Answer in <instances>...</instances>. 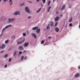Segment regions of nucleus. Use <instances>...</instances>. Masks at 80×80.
I'll list each match as a JSON object with an SVG mask.
<instances>
[{
	"label": "nucleus",
	"instance_id": "nucleus-1",
	"mask_svg": "<svg viewBox=\"0 0 80 80\" xmlns=\"http://www.w3.org/2000/svg\"><path fill=\"white\" fill-rule=\"evenodd\" d=\"M25 10L26 12H28V13H30V10H29V8L28 7H26L25 8Z\"/></svg>",
	"mask_w": 80,
	"mask_h": 80
},
{
	"label": "nucleus",
	"instance_id": "nucleus-2",
	"mask_svg": "<svg viewBox=\"0 0 80 80\" xmlns=\"http://www.w3.org/2000/svg\"><path fill=\"white\" fill-rule=\"evenodd\" d=\"M31 35L32 36L34 37L35 38H37V35L35 34L34 33H32L31 34Z\"/></svg>",
	"mask_w": 80,
	"mask_h": 80
},
{
	"label": "nucleus",
	"instance_id": "nucleus-3",
	"mask_svg": "<svg viewBox=\"0 0 80 80\" xmlns=\"http://www.w3.org/2000/svg\"><path fill=\"white\" fill-rule=\"evenodd\" d=\"M18 14L19 15H20V13H19V12L18 11H16L13 14L14 15H17Z\"/></svg>",
	"mask_w": 80,
	"mask_h": 80
},
{
	"label": "nucleus",
	"instance_id": "nucleus-4",
	"mask_svg": "<svg viewBox=\"0 0 80 80\" xmlns=\"http://www.w3.org/2000/svg\"><path fill=\"white\" fill-rule=\"evenodd\" d=\"M29 44V43L28 42H27L24 43V47H27L28 45V44Z\"/></svg>",
	"mask_w": 80,
	"mask_h": 80
},
{
	"label": "nucleus",
	"instance_id": "nucleus-5",
	"mask_svg": "<svg viewBox=\"0 0 80 80\" xmlns=\"http://www.w3.org/2000/svg\"><path fill=\"white\" fill-rule=\"evenodd\" d=\"M60 19V18L58 17H57L55 19V22H57L58 20Z\"/></svg>",
	"mask_w": 80,
	"mask_h": 80
},
{
	"label": "nucleus",
	"instance_id": "nucleus-6",
	"mask_svg": "<svg viewBox=\"0 0 80 80\" xmlns=\"http://www.w3.org/2000/svg\"><path fill=\"white\" fill-rule=\"evenodd\" d=\"M40 32V28L38 29H37L36 30V32L37 33H39Z\"/></svg>",
	"mask_w": 80,
	"mask_h": 80
},
{
	"label": "nucleus",
	"instance_id": "nucleus-7",
	"mask_svg": "<svg viewBox=\"0 0 80 80\" xmlns=\"http://www.w3.org/2000/svg\"><path fill=\"white\" fill-rule=\"evenodd\" d=\"M38 27H34L32 28V30H37V29H38Z\"/></svg>",
	"mask_w": 80,
	"mask_h": 80
},
{
	"label": "nucleus",
	"instance_id": "nucleus-8",
	"mask_svg": "<svg viewBox=\"0 0 80 80\" xmlns=\"http://www.w3.org/2000/svg\"><path fill=\"white\" fill-rule=\"evenodd\" d=\"M59 31V29L58 28H55V31H56V32H58Z\"/></svg>",
	"mask_w": 80,
	"mask_h": 80
},
{
	"label": "nucleus",
	"instance_id": "nucleus-9",
	"mask_svg": "<svg viewBox=\"0 0 80 80\" xmlns=\"http://www.w3.org/2000/svg\"><path fill=\"white\" fill-rule=\"evenodd\" d=\"M12 26V25L10 24L9 25L5 27V28H8V27H11V26Z\"/></svg>",
	"mask_w": 80,
	"mask_h": 80
},
{
	"label": "nucleus",
	"instance_id": "nucleus-10",
	"mask_svg": "<svg viewBox=\"0 0 80 80\" xmlns=\"http://www.w3.org/2000/svg\"><path fill=\"white\" fill-rule=\"evenodd\" d=\"M19 50H24V49L23 48V47H22V46H20L19 47Z\"/></svg>",
	"mask_w": 80,
	"mask_h": 80
},
{
	"label": "nucleus",
	"instance_id": "nucleus-11",
	"mask_svg": "<svg viewBox=\"0 0 80 80\" xmlns=\"http://www.w3.org/2000/svg\"><path fill=\"white\" fill-rule=\"evenodd\" d=\"M50 24L51 25V27H53V22H51Z\"/></svg>",
	"mask_w": 80,
	"mask_h": 80
},
{
	"label": "nucleus",
	"instance_id": "nucleus-12",
	"mask_svg": "<svg viewBox=\"0 0 80 80\" xmlns=\"http://www.w3.org/2000/svg\"><path fill=\"white\" fill-rule=\"evenodd\" d=\"M80 76V74L78 73L75 75V77H78Z\"/></svg>",
	"mask_w": 80,
	"mask_h": 80
},
{
	"label": "nucleus",
	"instance_id": "nucleus-13",
	"mask_svg": "<svg viewBox=\"0 0 80 80\" xmlns=\"http://www.w3.org/2000/svg\"><path fill=\"white\" fill-rule=\"evenodd\" d=\"M65 5H64V6H62V7L61 10H64L65 9Z\"/></svg>",
	"mask_w": 80,
	"mask_h": 80
},
{
	"label": "nucleus",
	"instance_id": "nucleus-14",
	"mask_svg": "<svg viewBox=\"0 0 80 80\" xmlns=\"http://www.w3.org/2000/svg\"><path fill=\"white\" fill-rule=\"evenodd\" d=\"M11 38L13 40H14V39H15V36H12L11 37Z\"/></svg>",
	"mask_w": 80,
	"mask_h": 80
},
{
	"label": "nucleus",
	"instance_id": "nucleus-15",
	"mask_svg": "<svg viewBox=\"0 0 80 80\" xmlns=\"http://www.w3.org/2000/svg\"><path fill=\"white\" fill-rule=\"evenodd\" d=\"M50 24H48V25L47 27V29H50Z\"/></svg>",
	"mask_w": 80,
	"mask_h": 80
},
{
	"label": "nucleus",
	"instance_id": "nucleus-16",
	"mask_svg": "<svg viewBox=\"0 0 80 80\" xmlns=\"http://www.w3.org/2000/svg\"><path fill=\"white\" fill-rule=\"evenodd\" d=\"M72 21V17H71V18L69 20V22H71Z\"/></svg>",
	"mask_w": 80,
	"mask_h": 80
},
{
	"label": "nucleus",
	"instance_id": "nucleus-17",
	"mask_svg": "<svg viewBox=\"0 0 80 80\" xmlns=\"http://www.w3.org/2000/svg\"><path fill=\"white\" fill-rule=\"evenodd\" d=\"M24 42V40L23 41H22L21 42H18L17 43L18 44H21V43H22V42Z\"/></svg>",
	"mask_w": 80,
	"mask_h": 80
},
{
	"label": "nucleus",
	"instance_id": "nucleus-18",
	"mask_svg": "<svg viewBox=\"0 0 80 80\" xmlns=\"http://www.w3.org/2000/svg\"><path fill=\"white\" fill-rule=\"evenodd\" d=\"M17 54V51H15L14 52L13 55L14 56H15V55Z\"/></svg>",
	"mask_w": 80,
	"mask_h": 80
},
{
	"label": "nucleus",
	"instance_id": "nucleus-19",
	"mask_svg": "<svg viewBox=\"0 0 80 80\" xmlns=\"http://www.w3.org/2000/svg\"><path fill=\"white\" fill-rule=\"evenodd\" d=\"M40 10H41V8H40L38 11H36V12H37V13H38L40 11Z\"/></svg>",
	"mask_w": 80,
	"mask_h": 80
},
{
	"label": "nucleus",
	"instance_id": "nucleus-20",
	"mask_svg": "<svg viewBox=\"0 0 80 80\" xmlns=\"http://www.w3.org/2000/svg\"><path fill=\"white\" fill-rule=\"evenodd\" d=\"M5 43L6 44H7V43H8V40H7L5 42Z\"/></svg>",
	"mask_w": 80,
	"mask_h": 80
},
{
	"label": "nucleus",
	"instance_id": "nucleus-21",
	"mask_svg": "<svg viewBox=\"0 0 80 80\" xmlns=\"http://www.w3.org/2000/svg\"><path fill=\"white\" fill-rule=\"evenodd\" d=\"M58 25V22H56L55 25V27H57V26Z\"/></svg>",
	"mask_w": 80,
	"mask_h": 80
},
{
	"label": "nucleus",
	"instance_id": "nucleus-22",
	"mask_svg": "<svg viewBox=\"0 0 80 80\" xmlns=\"http://www.w3.org/2000/svg\"><path fill=\"white\" fill-rule=\"evenodd\" d=\"M45 42V41H44V40H42L41 42V44H43L44 42Z\"/></svg>",
	"mask_w": 80,
	"mask_h": 80
},
{
	"label": "nucleus",
	"instance_id": "nucleus-23",
	"mask_svg": "<svg viewBox=\"0 0 80 80\" xmlns=\"http://www.w3.org/2000/svg\"><path fill=\"white\" fill-rule=\"evenodd\" d=\"M5 29H6L5 28H4L2 29V33H3V32H4V31H5Z\"/></svg>",
	"mask_w": 80,
	"mask_h": 80
},
{
	"label": "nucleus",
	"instance_id": "nucleus-24",
	"mask_svg": "<svg viewBox=\"0 0 80 80\" xmlns=\"http://www.w3.org/2000/svg\"><path fill=\"white\" fill-rule=\"evenodd\" d=\"M7 57H8V54H6V55H5L4 56V58H7Z\"/></svg>",
	"mask_w": 80,
	"mask_h": 80
},
{
	"label": "nucleus",
	"instance_id": "nucleus-25",
	"mask_svg": "<svg viewBox=\"0 0 80 80\" xmlns=\"http://www.w3.org/2000/svg\"><path fill=\"white\" fill-rule=\"evenodd\" d=\"M24 58V56H22L21 57V58H22V61H23V58Z\"/></svg>",
	"mask_w": 80,
	"mask_h": 80
},
{
	"label": "nucleus",
	"instance_id": "nucleus-26",
	"mask_svg": "<svg viewBox=\"0 0 80 80\" xmlns=\"http://www.w3.org/2000/svg\"><path fill=\"white\" fill-rule=\"evenodd\" d=\"M42 1L44 3H45V2L46 1V0H42Z\"/></svg>",
	"mask_w": 80,
	"mask_h": 80
},
{
	"label": "nucleus",
	"instance_id": "nucleus-27",
	"mask_svg": "<svg viewBox=\"0 0 80 80\" xmlns=\"http://www.w3.org/2000/svg\"><path fill=\"white\" fill-rule=\"evenodd\" d=\"M51 3V2L50 1H49L48 2V5H49Z\"/></svg>",
	"mask_w": 80,
	"mask_h": 80
},
{
	"label": "nucleus",
	"instance_id": "nucleus-28",
	"mask_svg": "<svg viewBox=\"0 0 80 80\" xmlns=\"http://www.w3.org/2000/svg\"><path fill=\"white\" fill-rule=\"evenodd\" d=\"M23 35L24 37H25V36H26V33H23Z\"/></svg>",
	"mask_w": 80,
	"mask_h": 80
},
{
	"label": "nucleus",
	"instance_id": "nucleus-29",
	"mask_svg": "<svg viewBox=\"0 0 80 80\" xmlns=\"http://www.w3.org/2000/svg\"><path fill=\"white\" fill-rule=\"evenodd\" d=\"M15 20V18H12L11 20V21H14Z\"/></svg>",
	"mask_w": 80,
	"mask_h": 80
},
{
	"label": "nucleus",
	"instance_id": "nucleus-30",
	"mask_svg": "<svg viewBox=\"0 0 80 80\" xmlns=\"http://www.w3.org/2000/svg\"><path fill=\"white\" fill-rule=\"evenodd\" d=\"M12 61V58H10L9 59V62H10Z\"/></svg>",
	"mask_w": 80,
	"mask_h": 80
},
{
	"label": "nucleus",
	"instance_id": "nucleus-31",
	"mask_svg": "<svg viewBox=\"0 0 80 80\" xmlns=\"http://www.w3.org/2000/svg\"><path fill=\"white\" fill-rule=\"evenodd\" d=\"M24 60H27V56H26L24 58Z\"/></svg>",
	"mask_w": 80,
	"mask_h": 80
},
{
	"label": "nucleus",
	"instance_id": "nucleus-32",
	"mask_svg": "<svg viewBox=\"0 0 80 80\" xmlns=\"http://www.w3.org/2000/svg\"><path fill=\"white\" fill-rule=\"evenodd\" d=\"M8 21L9 22H10V21H11V19L9 18L8 20Z\"/></svg>",
	"mask_w": 80,
	"mask_h": 80
},
{
	"label": "nucleus",
	"instance_id": "nucleus-33",
	"mask_svg": "<svg viewBox=\"0 0 80 80\" xmlns=\"http://www.w3.org/2000/svg\"><path fill=\"white\" fill-rule=\"evenodd\" d=\"M69 26L70 27H72V24L71 23L69 24Z\"/></svg>",
	"mask_w": 80,
	"mask_h": 80
},
{
	"label": "nucleus",
	"instance_id": "nucleus-34",
	"mask_svg": "<svg viewBox=\"0 0 80 80\" xmlns=\"http://www.w3.org/2000/svg\"><path fill=\"white\" fill-rule=\"evenodd\" d=\"M22 51H20L19 52V54H22Z\"/></svg>",
	"mask_w": 80,
	"mask_h": 80
},
{
	"label": "nucleus",
	"instance_id": "nucleus-35",
	"mask_svg": "<svg viewBox=\"0 0 80 80\" xmlns=\"http://www.w3.org/2000/svg\"><path fill=\"white\" fill-rule=\"evenodd\" d=\"M7 65L6 64L5 66V68H7Z\"/></svg>",
	"mask_w": 80,
	"mask_h": 80
},
{
	"label": "nucleus",
	"instance_id": "nucleus-36",
	"mask_svg": "<svg viewBox=\"0 0 80 80\" xmlns=\"http://www.w3.org/2000/svg\"><path fill=\"white\" fill-rule=\"evenodd\" d=\"M3 52H4V51H2V52H1V53H3Z\"/></svg>",
	"mask_w": 80,
	"mask_h": 80
},
{
	"label": "nucleus",
	"instance_id": "nucleus-37",
	"mask_svg": "<svg viewBox=\"0 0 80 80\" xmlns=\"http://www.w3.org/2000/svg\"><path fill=\"white\" fill-rule=\"evenodd\" d=\"M49 11H50V9H48L47 11L48 12H49Z\"/></svg>",
	"mask_w": 80,
	"mask_h": 80
},
{
	"label": "nucleus",
	"instance_id": "nucleus-38",
	"mask_svg": "<svg viewBox=\"0 0 80 80\" xmlns=\"http://www.w3.org/2000/svg\"><path fill=\"white\" fill-rule=\"evenodd\" d=\"M58 13H59V12L58 11L56 12V14H58Z\"/></svg>",
	"mask_w": 80,
	"mask_h": 80
},
{
	"label": "nucleus",
	"instance_id": "nucleus-39",
	"mask_svg": "<svg viewBox=\"0 0 80 80\" xmlns=\"http://www.w3.org/2000/svg\"><path fill=\"white\" fill-rule=\"evenodd\" d=\"M12 1V0H10L9 1V3H11Z\"/></svg>",
	"mask_w": 80,
	"mask_h": 80
},
{
	"label": "nucleus",
	"instance_id": "nucleus-40",
	"mask_svg": "<svg viewBox=\"0 0 80 80\" xmlns=\"http://www.w3.org/2000/svg\"><path fill=\"white\" fill-rule=\"evenodd\" d=\"M7 0H4V2H7Z\"/></svg>",
	"mask_w": 80,
	"mask_h": 80
},
{
	"label": "nucleus",
	"instance_id": "nucleus-41",
	"mask_svg": "<svg viewBox=\"0 0 80 80\" xmlns=\"http://www.w3.org/2000/svg\"><path fill=\"white\" fill-rule=\"evenodd\" d=\"M28 2H29V3H32V2H30V1H28Z\"/></svg>",
	"mask_w": 80,
	"mask_h": 80
},
{
	"label": "nucleus",
	"instance_id": "nucleus-42",
	"mask_svg": "<svg viewBox=\"0 0 80 80\" xmlns=\"http://www.w3.org/2000/svg\"><path fill=\"white\" fill-rule=\"evenodd\" d=\"M50 8H51V6H49L48 8V9H50Z\"/></svg>",
	"mask_w": 80,
	"mask_h": 80
},
{
	"label": "nucleus",
	"instance_id": "nucleus-43",
	"mask_svg": "<svg viewBox=\"0 0 80 80\" xmlns=\"http://www.w3.org/2000/svg\"><path fill=\"white\" fill-rule=\"evenodd\" d=\"M23 53H25V52H26V50H24V51L23 52Z\"/></svg>",
	"mask_w": 80,
	"mask_h": 80
},
{
	"label": "nucleus",
	"instance_id": "nucleus-44",
	"mask_svg": "<svg viewBox=\"0 0 80 80\" xmlns=\"http://www.w3.org/2000/svg\"><path fill=\"white\" fill-rule=\"evenodd\" d=\"M12 50V48H10L9 49H8V50Z\"/></svg>",
	"mask_w": 80,
	"mask_h": 80
},
{
	"label": "nucleus",
	"instance_id": "nucleus-45",
	"mask_svg": "<svg viewBox=\"0 0 80 80\" xmlns=\"http://www.w3.org/2000/svg\"><path fill=\"white\" fill-rule=\"evenodd\" d=\"M60 16L61 17H62V16H63V15H62V14H61Z\"/></svg>",
	"mask_w": 80,
	"mask_h": 80
},
{
	"label": "nucleus",
	"instance_id": "nucleus-46",
	"mask_svg": "<svg viewBox=\"0 0 80 80\" xmlns=\"http://www.w3.org/2000/svg\"><path fill=\"white\" fill-rule=\"evenodd\" d=\"M31 17H28V19H30V18Z\"/></svg>",
	"mask_w": 80,
	"mask_h": 80
},
{
	"label": "nucleus",
	"instance_id": "nucleus-47",
	"mask_svg": "<svg viewBox=\"0 0 80 80\" xmlns=\"http://www.w3.org/2000/svg\"><path fill=\"white\" fill-rule=\"evenodd\" d=\"M2 35H3V34H1L0 35V37H2Z\"/></svg>",
	"mask_w": 80,
	"mask_h": 80
},
{
	"label": "nucleus",
	"instance_id": "nucleus-48",
	"mask_svg": "<svg viewBox=\"0 0 80 80\" xmlns=\"http://www.w3.org/2000/svg\"><path fill=\"white\" fill-rule=\"evenodd\" d=\"M48 38H49L50 39V38H51V37L49 36V37H48Z\"/></svg>",
	"mask_w": 80,
	"mask_h": 80
},
{
	"label": "nucleus",
	"instance_id": "nucleus-49",
	"mask_svg": "<svg viewBox=\"0 0 80 80\" xmlns=\"http://www.w3.org/2000/svg\"><path fill=\"white\" fill-rule=\"evenodd\" d=\"M24 4V3H22L21 5V6H22V5H23V4Z\"/></svg>",
	"mask_w": 80,
	"mask_h": 80
},
{
	"label": "nucleus",
	"instance_id": "nucleus-50",
	"mask_svg": "<svg viewBox=\"0 0 80 80\" xmlns=\"http://www.w3.org/2000/svg\"><path fill=\"white\" fill-rule=\"evenodd\" d=\"M43 30H44V31H45L46 30V29H45V28H44Z\"/></svg>",
	"mask_w": 80,
	"mask_h": 80
},
{
	"label": "nucleus",
	"instance_id": "nucleus-51",
	"mask_svg": "<svg viewBox=\"0 0 80 80\" xmlns=\"http://www.w3.org/2000/svg\"><path fill=\"white\" fill-rule=\"evenodd\" d=\"M55 0H53V2H55Z\"/></svg>",
	"mask_w": 80,
	"mask_h": 80
},
{
	"label": "nucleus",
	"instance_id": "nucleus-52",
	"mask_svg": "<svg viewBox=\"0 0 80 80\" xmlns=\"http://www.w3.org/2000/svg\"><path fill=\"white\" fill-rule=\"evenodd\" d=\"M37 2H38V1H39V0H37Z\"/></svg>",
	"mask_w": 80,
	"mask_h": 80
},
{
	"label": "nucleus",
	"instance_id": "nucleus-53",
	"mask_svg": "<svg viewBox=\"0 0 80 80\" xmlns=\"http://www.w3.org/2000/svg\"><path fill=\"white\" fill-rule=\"evenodd\" d=\"M12 2H11V3L10 4V5H12Z\"/></svg>",
	"mask_w": 80,
	"mask_h": 80
},
{
	"label": "nucleus",
	"instance_id": "nucleus-54",
	"mask_svg": "<svg viewBox=\"0 0 80 80\" xmlns=\"http://www.w3.org/2000/svg\"><path fill=\"white\" fill-rule=\"evenodd\" d=\"M79 27L80 28V25H79Z\"/></svg>",
	"mask_w": 80,
	"mask_h": 80
},
{
	"label": "nucleus",
	"instance_id": "nucleus-55",
	"mask_svg": "<svg viewBox=\"0 0 80 80\" xmlns=\"http://www.w3.org/2000/svg\"><path fill=\"white\" fill-rule=\"evenodd\" d=\"M78 68H79V69H80V67H78Z\"/></svg>",
	"mask_w": 80,
	"mask_h": 80
},
{
	"label": "nucleus",
	"instance_id": "nucleus-56",
	"mask_svg": "<svg viewBox=\"0 0 80 80\" xmlns=\"http://www.w3.org/2000/svg\"><path fill=\"white\" fill-rule=\"evenodd\" d=\"M27 33H28V32H27Z\"/></svg>",
	"mask_w": 80,
	"mask_h": 80
},
{
	"label": "nucleus",
	"instance_id": "nucleus-57",
	"mask_svg": "<svg viewBox=\"0 0 80 80\" xmlns=\"http://www.w3.org/2000/svg\"><path fill=\"white\" fill-rule=\"evenodd\" d=\"M1 1H2V0H0V2H1Z\"/></svg>",
	"mask_w": 80,
	"mask_h": 80
},
{
	"label": "nucleus",
	"instance_id": "nucleus-58",
	"mask_svg": "<svg viewBox=\"0 0 80 80\" xmlns=\"http://www.w3.org/2000/svg\"><path fill=\"white\" fill-rule=\"evenodd\" d=\"M69 8H70V7H69Z\"/></svg>",
	"mask_w": 80,
	"mask_h": 80
}]
</instances>
